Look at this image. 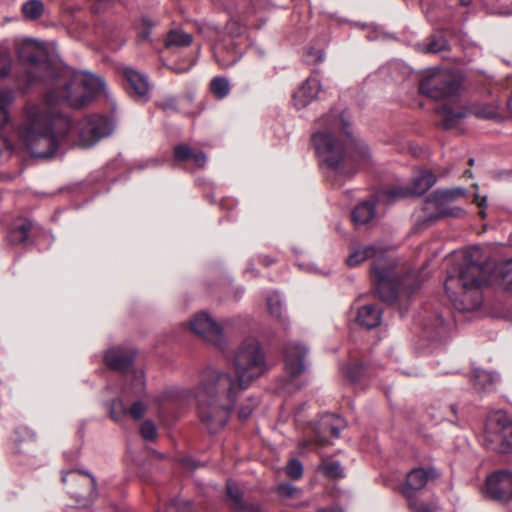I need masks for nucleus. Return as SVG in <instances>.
Listing matches in <instances>:
<instances>
[{"mask_svg":"<svg viewBox=\"0 0 512 512\" xmlns=\"http://www.w3.org/2000/svg\"><path fill=\"white\" fill-rule=\"evenodd\" d=\"M124 76L137 96L145 97L147 95L149 83L145 75L132 68H126L124 70Z\"/></svg>","mask_w":512,"mask_h":512,"instance_id":"nucleus-22","label":"nucleus"},{"mask_svg":"<svg viewBox=\"0 0 512 512\" xmlns=\"http://www.w3.org/2000/svg\"><path fill=\"white\" fill-rule=\"evenodd\" d=\"M447 47V41L442 38H433L426 46L425 51L427 53H438L445 50Z\"/></svg>","mask_w":512,"mask_h":512,"instance_id":"nucleus-40","label":"nucleus"},{"mask_svg":"<svg viewBox=\"0 0 512 512\" xmlns=\"http://www.w3.org/2000/svg\"><path fill=\"white\" fill-rule=\"evenodd\" d=\"M172 398H173V394L171 391H164V392L154 396L153 401L156 404L161 405L165 401L171 400Z\"/></svg>","mask_w":512,"mask_h":512,"instance_id":"nucleus-46","label":"nucleus"},{"mask_svg":"<svg viewBox=\"0 0 512 512\" xmlns=\"http://www.w3.org/2000/svg\"><path fill=\"white\" fill-rule=\"evenodd\" d=\"M512 420L503 410L489 414L485 423L483 442L488 450L508 454L512 450Z\"/></svg>","mask_w":512,"mask_h":512,"instance_id":"nucleus-7","label":"nucleus"},{"mask_svg":"<svg viewBox=\"0 0 512 512\" xmlns=\"http://www.w3.org/2000/svg\"><path fill=\"white\" fill-rule=\"evenodd\" d=\"M62 481L66 484H80L84 488H70L69 492L76 499L93 500L95 498L96 480L91 474L82 471H70L62 476Z\"/></svg>","mask_w":512,"mask_h":512,"instance_id":"nucleus-15","label":"nucleus"},{"mask_svg":"<svg viewBox=\"0 0 512 512\" xmlns=\"http://www.w3.org/2000/svg\"><path fill=\"white\" fill-rule=\"evenodd\" d=\"M382 309L376 305L368 304L359 308L356 321L368 329L377 327L381 322Z\"/></svg>","mask_w":512,"mask_h":512,"instance_id":"nucleus-21","label":"nucleus"},{"mask_svg":"<svg viewBox=\"0 0 512 512\" xmlns=\"http://www.w3.org/2000/svg\"><path fill=\"white\" fill-rule=\"evenodd\" d=\"M32 222L23 220L12 229L9 239L13 244L23 243L28 239L29 233L32 229Z\"/></svg>","mask_w":512,"mask_h":512,"instance_id":"nucleus-26","label":"nucleus"},{"mask_svg":"<svg viewBox=\"0 0 512 512\" xmlns=\"http://www.w3.org/2000/svg\"><path fill=\"white\" fill-rule=\"evenodd\" d=\"M461 5H468L470 4L471 0H458Z\"/></svg>","mask_w":512,"mask_h":512,"instance_id":"nucleus-53","label":"nucleus"},{"mask_svg":"<svg viewBox=\"0 0 512 512\" xmlns=\"http://www.w3.org/2000/svg\"><path fill=\"white\" fill-rule=\"evenodd\" d=\"M227 495L233 501V508L235 510L243 503L239 488L232 482L227 483Z\"/></svg>","mask_w":512,"mask_h":512,"instance_id":"nucleus-38","label":"nucleus"},{"mask_svg":"<svg viewBox=\"0 0 512 512\" xmlns=\"http://www.w3.org/2000/svg\"><path fill=\"white\" fill-rule=\"evenodd\" d=\"M149 36V31L145 30L143 31L141 34H140V39L141 40H146Z\"/></svg>","mask_w":512,"mask_h":512,"instance_id":"nucleus-52","label":"nucleus"},{"mask_svg":"<svg viewBox=\"0 0 512 512\" xmlns=\"http://www.w3.org/2000/svg\"><path fill=\"white\" fill-rule=\"evenodd\" d=\"M364 368L361 364H353L345 368V375L351 380L356 381L363 373Z\"/></svg>","mask_w":512,"mask_h":512,"instance_id":"nucleus-41","label":"nucleus"},{"mask_svg":"<svg viewBox=\"0 0 512 512\" xmlns=\"http://www.w3.org/2000/svg\"><path fill=\"white\" fill-rule=\"evenodd\" d=\"M319 469L328 477L337 478L343 475V470L339 462L323 463L320 465Z\"/></svg>","mask_w":512,"mask_h":512,"instance_id":"nucleus-31","label":"nucleus"},{"mask_svg":"<svg viewBox=\"0 0 512 512\" xmlns=\"http://www.w3.org/2000/svg\"><path fill=\"white\" fill-rule=\"evenodd\" d=\"M476 114H477L478 116H481V117H487V118H488V117H490V115H489V114H486V113H479V112H477Z\"/></svg>","mask_w":512,"mask_h":512,"instance_id":"nucleus-54","label":"nucleus"},{"mask_svg":"<svg viewBox=\"0 0 512 512\" xmlns=\"http://www.w3.org/2000/svg\"><path fill=\"white\" fill-rule=\"evenodd\" d=\"M321 91V85L318 79L307 78L302 85L293 94L294 105L297 109L307 107L315 100Z\"/></svg>","mask_w":512,"mask_h":512,"instance_id":"nucleus-16","label":"nucleus"},{"mask_svg":"<svg viewBox=\"0 0 512 512\" xmlns=\"http://www.w3.org/2000/svg\"><path fill=\"white\" fill-rule=\"evenodd\" d=\"M76 130L77 144L82 148H90L111 133V125L109 120L103 116L90 115L77 123Z\"/></svg>","mask_w":512,"mask_h":512,"instance_id":"nucleus-8","label":"nucleus"},{"mask_svg":"<svg viewBox=\"0 0 512 512\" xmlns=\"http://www.w3.org/2000/svg\"><path fill=\"white\" fill-rule=\"evenodd\" d=\"M419 89L422 94L445 103L438 108L445 128H452L468 114L467 107L458 101L463 92V76L456 70L429 71L421 80Z\"/></svg>","mask_w":512,"mask_h":512,"instance_id":"nucleus-5","label":"nucleus"},{"mask_svg":"<svg viewBox=\"0 0 512 512\" xmlns=\"http://www.w3.org/2000/svg\"><path fill=\"white\" fill-rule=\"evenodd\" d=\"M374 215V205L370 202H364L355 207L352 213V219L356 224H366Z\"/></svg>","mask_w":512,"mask_h":512,"instance_id":"nucleus-23","label":"nucleus"},{"mask_svg":"<svg viewBox=\"0 0 512 512\" xmlns=\"http://www.w3.org/2000/svg\"><path fill=\"white\" fill-rule=\"evenodd\" d=\"M191 159L199 168H203L207 161V157L202 151L193 152Z\"/></svg>","mask_w":512,"mask_h":512,"instance_id":"nucleus-45","label":"nucleus"},{"mask_svg":"<svg viewBox=\"0 0 512 512\" xmlns=\"http://www.w3.org/2000/svg\"><path fill=\"white\" fill-rule=\"evenodd\" d=\"M237 512H263L259 506L254 504L242 503L237 509Z\"/></svg>","mask_w":512,"mask_h":512,"instance_id":"nucleus-47","label":"nucleus"},{"mask_svg":"<svg viewBox=\"0 0 512 512\" xmlns=\"http://www.w3.org/2000/svg\"><path fill=\"white\" fill-rule=\"evenodd\" d=\"M434 470L426 471L422 468L413 469L408 475L406 479V484L402 488V493L409 500L413 498V491L422 489L432 474Z\"/></svg>","mask_w":512,"mask_h":512,"instance_id":"nucleus-20","label":"nucleus"},{"mask_svg":"<svg viewBox=\"0 0 512 512\" xmlns=\"http://www.w3.org/2000/svg\"><path fill=\"white\" fill-rule=\"evenodd\" d=\"M267 305L270 314L276 318L281 317L282 304L277 293H272L267 298Z\"/></svg>","mask_w":512,"mask_h":512,"instance_id":"nucleus-33","label":"nucleus"},{"mask_svg":"<svg viewBox=\"0 0 512 512\" xmlns=\"http://www.w3.org/2000/svg\"><path fill=\"white\" fill-rule=\"evenodd\" d=\"M473 162H474V159H472V158H471V159H469V164H470V165H472V164H473Z\"/></svg>","mask_w":512,"mask_h":512,"instance_id":"nucleus-55","label":"nucleus"},{"mask_svg":"<svg viewBox=\"0 0 512 512\" xmlns=\"http://www.w3.org/2000/svg\"><path fill=\"white\" fill-rule=\"evenodd\" d=\"M145 390V381L144 376L141 371H135L133 373V379L131 381V385L126 391V393H131L134 397H139L144 393Z\"/></svg>","mask_w":512,"mask_h":512,"instance_id":"nucleus-30","label":"nucleus"},{"mask_svg":"<svg viewBox=\"0 0 512 512\" xmlns=\"http://www.w3.org/2000/svg\"><path fill=\"white\" fill-rule=\"evenodd\" d=\"M140 433L145 440H154L157 437L155 424L150 420L144 421L141 425Z\"/></svg>","mask_w":512,"mask_h":512,"instance_id":"nucleus-36","label":"nucleus"},{"mask_svg":"<svg viewBox=\"0 0 512 512\" xmlns=\"http://www.w3.org/2000/svg\"><path fill=\"white\" fill-rule=\"evenodd\" d=\"M146 410V405L140 401L134 402L131 407L127 409L122 400L116 399L111 404L110 415L115 421H119L126 414L138 420L145 415Z\"/></svg>","mask_w":512,"mask_h":512,"instance_id":"nucleus-19","label":"nucleus"},{"mask_svg":"<svg viewBox=\"0 0 512 512\" xmlns=\"http://www.w3.org/2000/svg\"><path fill=\"white\" fill-rule=\"evenodd\" d=\"M22 12L26 19L36 20L44 12V4L40 0H29L22 5Z\"/></svg>","mask_w":512,"mask_h":512,"instance_id":"nucleus-28","label":"nucleus"},{"mask_svg":"<svg viewBox=\"0 0 512 512\" xmlns=\"http://www.w3.org/2000/svg\"><path fill=\"white\" fill-rule=\"evenodd\" d=\"M133 358L134 352L131 349L113 347L106 352L104 360L111 369L125 371L132 363Z\"/></svg>","mask_w":512,"mask_h":512,"instance_id":"nucleus-18","label":"nucleus"},{"mask_svg":"<svg viewBox=\"0 0 512 512\" xmlns=\"http://www.w3.org/2000/svg\"><path fill=\"white\" fill-rule=\"evenodd\" d=\"M229 38L225 44H217L214 50V56L218 64L223 68H228L237 63L243 53L239 42L234 38L241 37L245 29L235 20H231L226 26Z\"/></svg>","mask_w":512,"mask_h":512,"instance_id":"nucleus-10","label":"nucleus"},{"mask_svg":"<svg viewBox=\"0 0 512 512\" xmlns=\"http://www.w3.org/2000/svg\"><path fill=\"white\" fill-rule=\"evenodd\" d=\"M210 89L216 97L224 98L230 90L229 82L224 77H216L211 81Z\"/></svg>","mask_w":512,"mask_h":512,"instance_id":"nucleus-29","label":"nucleus"},{"mask_svg":"<svg viewBox=\"0 0 512 512\" xmlns=\"http://www.w3.org/2000/svg\"><path fill=\"white\" fill-rule=\"evenodd\" d=\"M474 201L477 203V205L480 207V208H483L486 204V197H480L478 194L475 195V198H474Z\"/></svg>","mask_w":512,"mask_h":512,"instance_id":"nucleus-48","label":"nucleus"},{"mask_svg":"<svg viewBox=\"0 0 512 512\" xmlns=\"http://www.w3.org/2000/svg\"><path fill=\"white\" fill-rule=\"evenodd\" d=\"M8 148V142L6 139L0 137V155L3 151Z\"/></svg>","mask_w":512,"mask_h":512,"instance_id":"nucleus-50","label":"nucleus"},{"mask_svg":"<svg viewBox=\"0 0 512 512\" xmlns=\"http://www.w3.org/2000/svg\"><path fill=\"white\" fill-rule=\"evenodd\" d=\"M488 283L495 289L510 291L512 286V261L510 259L482 265L466 256L457 273L445 281V291L456 309L474 311L482 303L481 286Z\"/></svg>","mask_w":512,"mask_h":512,"instance_id":"nucleus-3","label":"nucleus"},{"mask_svg":"<svg viewBox=\"0 0 512 512\" xmlns=\"http://www.w3.org/2000/svg\"><path fill=\"white\" fill-rule=\"evenodd\" d=\"M344 426L343 420L334 415H328L321 420V430L323 433L329 432L333 437H338L341 428Z\"/></svg>","mask_w":512,"mask_h":512,"instance_id":"nucleus-27","label":"nucleus"},{"mask_svg":"<svg viewBox=\"0 0 512 512\" xmlns=\"http://www.w3.org/2000/svg\"><path fill=\"white\" fill-rule=\"evenodd\" d=\"M13 102V96L9 91H0V124L7 119V109Z\"/></svg>","mask_w":512,"mask_h":512,"instance_id":"nucleus-32","label":"nucleus"},{"mask_svg":"<svg viewBox=\"0 0 512 512\" xmlns=\"http://www.w3.org/2000/svg\"><path fill=\"white\" fill-rule=\"evenodd\" d=\"M486 492L493 500L508 502L512 496V472L499 470L491 474L486 480Z\"/></svg>","mask_w":512,"mask_h":512,"instance_id":"nucleus-13","label":"nucleus"},{"mask_svg":"<svg viewBox=\"0 0 512 512\" xmlns=\"http://www.w3.org/2000/svg\"><path fill=\"white\" fill-rule=\"evenodd\" d=\"M19 57L26 62L35 64L37 70L49 68L48 63H42L45 52L40 43L36 40H26L19 48Z\"/></svg>","mask_w":512,"mask_h":512,"instance_id":"nucleus-17","label":"nucleus"},{"mask_svg":"<svg viewBox=\"0 0 512 512\" xmlns=\"http://www.w3.org/2000/svg\"><path fill=\"white\" fill-rule=\"evenodd\" d=\"M496 378L488 371L475 369L473 375L474 386L482 391H489L493 388Z\"/></svg>","mask_w":512,"mask_h":512,"instance_id":"nucleus-25","label":"nucleus"},{"mask_svg":"<svg viewBox=\"0 0 512 512\" xmlns=\"http://www.w3.org/2000/svg\"><path fill=\"white\" fill-rule=\"evenodd\" d=\"M247 402V404L241 405L238 411V417L241 420H246L247 418H249L254 408L258 405L257 398H249Z\"/></svg>","mask_w":512,"mask_h":512,"instance_id":"nucleus-37","label":"nucleus"},{"mask_svg":"<svg viewBox=\"0 0 512 512\" xmlns=\"http://www.w3.org/2000/svg\"><path fill=\"white\" fill-rule=\"evenodd\" d=\"M192 42V36L181 30H172L168 33L165 45L168 48H179L189 46Z\"/></svg>","mask_w":512,"mask_h":512,"instance_id":"nucleus-24","label":"nucleus"},{"mask_svg":"<svg viewBox=\"0 0 512 512\" xmlns=\"http://www.w3.org/2000/svg\"><path fill=\"white\" fill-rule=\"evenodd\" d=\"M465 195V190L460 187L451 189L436 190L428 198L427 202L433 204L442 217L453 216L462 217L465 211L460 207L448 208V205Z\"/></svg>","mask_w":512,"mask_h":512,"instance_id":"nucleus-12","label":"nucleus"},{"mask_svg":"<svg viewBox=\"0 0 512 512\" xmlns=\"http://www.w3.org/2000/svg\"><path fill=\"white\" fill-rule=\"evenodd\" d=\"M367 259H373L371 278L376 292L384 301H393L397 297V277L394 262L378 246L370 245L350 253L346 263L354 267Z\"/></svg>","mask_w":512,"mask_h":512,"instance_id":"nucleus-6","label":"nucleus"},{"mask_svg":"<svg viewBox=\"0 0 512 512\" xmlns=\"http://www.w3.org/2000/svg\"><path fill=\"white\" fill-rule=\"evenodd\" d=\"M348 123L343 115L331 113L318 120V131L312 135V143L321 162L339 174L356 172L352 163L364 164L369 160L365 143L355 139L346 130Z\"/></svg>","mask_w":512,"mask_h":512,"instance_id":"nucleus-4","label":"nucleus"},{"mask_svg":"<svg viewBox=\"0 0 512 512\" xmlns=\"http://www.w3.org/2000/svg\"><path fill=\"white\" fill-rule=\"evenodd\" d=\"M307 353L306 347L300 343L291 342L287 344L284 351V371L286 375L296 378L305 371Z\"/></svg>","mask_w":512,"mask_h":512,"instance_id":"nucleus-14","label":"nucleus"},{"mask_svg":"<svg viewBox=\"0 0 512 512\" xmlns=\"http://www.w3.org/2000/svg\"><path fill=\"white\" fill-rule=\"evenodd\" d=\"M323 58H324V54L320 50L310 49L307 53V61L310 63L322 62Z\"/></svg>","mask_w":512,"mask_h":512,"instance_id":"nucleus-44","label":"nucleus"},{"mask_svg":"<svg viewBox=\"0 0 512 512\" xmlns=\"http://www.w3.org/2000/svg\"><path fill=\"white\" fill-rule=\"evenodd\" d=\"M46 81L49 87L44 100L26 106L18 131L31 155L39 158L52 156L59 139L71 129L69 118L58 113L55 106L65 102L73 108H82L105 89L101 77L86 71L63 70L55 78L47 76Z\"/></svg>","mask_w":512,"mask_h":512,"instance_id":"nucleus-1","label":"nucleus"},{"mask_svg":"<svg viewBox=\"0 0 512 512\" xmlns=\"http://www.w3.org/2000/svg\"><path fill=\"white\" fill-rule=\"evenodd\" d=\"M193 150L186 144H179L174 148V158L176 161L184 162L191 159Z\"/></svg>","mask_w":512,"mask_h":512,"instance_id":"nucleus-35","label":"nucleus"},{"mask_svg":"<svg viewBox=\"0 0 512 512\" xmlns=\"http://www.w3.org/2000/svg\"><path fill=\"white\" fill-rule=\"evenodd\" d=\"M11 67V57L6 52H0V78L6 76Z\"/></svg>","mask_w":512,"mask_h":512,"instance_id":"nucleus-42","label":"nucleus"},{"mask_svg":"<svg viewBox=\"0 0 512 512\" xmlns=\"http://www.w3.org/2000/svg\"><path fill=\"white\" fill-rule=\"evenodd\" d=\"M480 215H481L482 217H484V211H483V210H481V211H480Z\"/></svg>","mask_w":512,"mask_h":512,"instance_id":"nucleus-56","label":"nucleus"},{"mask_svg":"<svg viewBox=\"0 0 512 512\" xmlns=\"http://www.w3.org/2000/svg\"><path fill=\"white\" fill-rule=\"evenodd\" d=\"M408 501L409 508L413 512H435L437 508L435 504H421L418 506L413 498L409 499Z\"/></svg>","mask_w":512,"mask_h":512,"instance_id":"nucleus-43","label":"nucleus"},{"mask_svg":"<svg viewBox=\"0 0 512 512\" xmlns=\"http://www.w3.org/2000/svg\"><path fill=\"white\" fill-rule=\"evenodd\" d=\"M232 365L236 379L228 372L207 368L194 391L200 419L211 433L225 426L239 393L267 370L259 342L253 338L244 340L235 351Z\"/></svg>","mask_w":512,"mask_h":512,"instance_id":"nucleus-2","label":"nucleus"},{"mask_svg":"<svg viewBox=\"0 0 512 512\" xmlns=\"http://www.w3.org/2000/svg\"><path fill=\"white\" fill-rule=\"evenodd\" d=\"M286 474L292 479H300L303 475V466L297 459L290 460L286 465Z\"/></svg>","mask_w":512,"mask_h":512,"instance_id":"nucleus-34","label":"nucleus"},{"mask_svg":"<svg viewBox=\"0 0 512 512\" xmlns=\"http://www.w3.org/2000/svg\"><path fill=\"white\" fill-rule=\"evenodd\" d=\"M190 67L188 68H181V69H176V68H173V67H170L171 70L175 71L176 73H183V72H186L189 70Z\"/></svg>","mask_w":512,"mask_h":512,"instance_id":"nucleus-51","label":"nucleus"},{"mask_svg":"<svg viewBox=\"0 0 512 512\" xmlns=\"http://www.w3.org/2000/svg\"><path fill=\"white\" fill-rule=\"evenodd\" d=\"M315 442L319 446H325L328 443L327 439L325 437H322L321 435L316 436Z\"/></svg>","mask_w":512,"mask_h":512,"instance_id":"nucleus-49","label":"nucleus"},{"mask_svg":"<svg viewBox=\"0 0 512 512\" xmlns=\"http://www.w3.org/2000/svg\"><path fill=\"white\" fill-rule=\"evenodd\" d=\"M190 330L204 341L223 349L226 339L222 327L207 313H197L189 322Z\"/></svg>","mask_w":512,"mask_h":512,"instance_id":"nucleus-11","label":"nucleus"},{"mask_svg":"<svg viewBox=\"0 0 512 512\" xmlns=\"http://www.w3.org/2000/svg\"><path fill=\"white\" fill-rule=\"evenodd\" d=\"M436 183L435 175L428 170L419 172L413 180L410 187H393L388 188L377 195L379 202H394L398 199L411 195H423Z\"/></svg>","mask_w":512,"mask_h":512,"instance_id":"nucleus-9","label":"nucleus"},{"mask_svg":"<svg viewBox=\"0 0 512 512\" xmlns=\"http://www.w3.org/2000/svg\"><path fill=\"white\" fill-rule=\"evenodd\" d=\"M277 491L281 497H298L302 494L301 490L288 483H281Z\"/></svg>","mask_w":512,"mask_h":512,"instance_id":"nucleus-39","label":"nucleus"}]
</instances>
